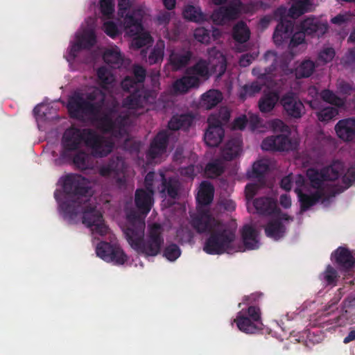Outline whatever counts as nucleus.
Segmentation results:
<instances>
[{
    "mask_svg": "<svg viewBox=\"0 0 355 355\" xmlns=\"http://www.w3.org/2000/svg\"><path fill=\"white\" fill-rule=\"evenodd\" d=\"M193 56L189 49L172 50L168 58V64L171 67L173 71H180L189 63Z\"/></svg>",
    "mask_w": 355,
    "mask_h": 355,
    "instance_id": "6ab92c4d",
    "label": "nucleus"
},
{
    "mask_svg": "<svg viewBox=\"0 0 355 355\" xmlns=\"http://www.w3.org/2000/svg\"><path fill=\"white\" fill-rule=\"evenodd\" d=\"M103 31L112 38H115L119 33L117 26L112 21H107L103 24Z\"/></svg>",
    "mask_w": 355,
    "mask_h": 355,
    "instance_id": "0e129e2a",
    "label": "nucleus"
},
{
    "mask_svg": "<svg viewBox=\"0 0 355 355\" xmlns=\"http://www.w3.org/2000/svg\"><path fill=\"white\" fill-rule=\"evenodd\" d=\"M253 205L258 214L264 216H270L280 211L277 207L276 201L269 197H260L254 199Z\"/></svg>",
    "mask_w": 355,
    "mask_h": 355,
    "instance_id": "cd10ccee",
    "label": "nucleus"
},
{
    "mask_svg": "<svg viewBox=\"0 0 355 355\" xmlns=\"http://www.w3.org/2000/svg\"><path fill=\"white\" fill-rule=\"evenodd\" d=\"M162 184L160 192L166 193L170 198L176 199L179 196L180 182L175 177L166 178L162 173L161 175Z\"/></svg>",
    "mask_w": 355,
    "mask_h": 355,
    "instance_id": "2f4dec72",
    "label": "nucleus"
},
{
    "mask_svg": "<svg viewBox=\"0 0 355 355\" xmlns=\"http://www.w3.org/2000/svg\"><path fill=\"white\" fill-rule=\"evenodd\" d=\"M132 92L123 100V107L128 110L143 108L148 104L153 103L155 100L153 92L146 89L142 87L132 88Z\"/></svg>",
    "mask_w": 355,
    "mask_h": 355,
    "instance_id": "1a4fd4ad",
    "label": "nucleus"
},
{
    "mask_svg": "<svg viewBox=\"0 0 355 355\" xmlns=\"http://www.w3.org/2000/svg\"><path fill=\"white\" fill-rule=\"evenodd\" d=\"M293 22L282 17L280 21L276 26L273 33V40L276 45H281L285 40L288 39L293 33Z\"/></svg>",
    "mask_w": 355,
    "mask_h": 355,
    "instance_id": "a878e982",
    "label": "nucleus"
},
{
    "mask_svg": "<svg viewBox=\"0 0 355 355\" xmlns=\"http://www.w3.org/2000/svg\"><path fill=\"white\" fill-rule=\"evenodd\" d=\"M194 117L190 114L174 115L168 122V127L172 130H183L184 131L193 123Z\"/></svg>",
    "mask_w": 355,
    "mask_h": 355,
    "instance_id": "f704fd0d",
    "label": "nucleus"
},
{
    "mask_svg": "<svg viewBox=\"0 0 355 355\" xmlns=\"http://www.w3.org/2000/svg\"><path fill=\"white\" fill-rule=\"evenodd\" d=\"M214 195V186L207 181H202L196 196L198 204L200 206L209 205L213 201Z\"/></svg>",
    "mask_w": 355,
    "mask_h": 355,
    "instance_id": "72a5a7b5",
    "label": "nucleus"
},
{
    "mask_svg": "<svg viewBox=\"0 0 355 355\" xmlns=\"http://www.w3.org/2000/svg\"><path fill=\"white\" fill-rule=\"evenodd\" d=\"M163 255L168 260L174 261L181 255V250L177 244L171 243L164 248Z\"/></svg>",
    "mask_w": 355,
    "mask_h": 355,
    "instance_id": "4d7b16f0",
    "label": "nucleus"
},
{
    "mask_svg": "<svg viewBox=\"0 0 355 355\" xmlns=\"http://www.w3.org/2000/svg\"><path fill=\"white\" fill-rule=\"evenodd\" d=\"M223 100L222 93L217 89H210L201 96V105L207 110H211Z\"/></svg>",
    "mask_w": 355,
    "mask_h": 355,
    "instance_id": "ea45409f",
    "label": "nucleus"
},
{
    "mask_svg": "<svg viewBox=\"0 0 355 355\" xmlns=\"http://www.w3.org/2000/svg\"><path fill=\"white\" fill-rule=\"evenodd\" d=\"M73 164L77 168L85 171L92 168L93 162L88 153L79 150L73 157Z\"/></svg>",
    "mask_w": 355,
    "mask_h": 355,
    "instance_id": "a19ab883",
    "label": "nucleus"
},
{
    "mask_svg": "<svg viewBox=\"0 0 355 355\" xmlns=\"http://www.w3.org/2000/svg\"><path fill=\"white\" fill-rule=\"evenodd\" d=\"M335 51L331 47L324 49L318 55V60L324 63L331 62L335 56Z\"/></svg>",
    "mask_w": 355,
    "mask_h": 355,
    "instance_id": "e2e57ef3",
    "label": "nucleus"
},
{
    "mask_svg": "<svg viewBox=\"0 0 355 355\" xmlns=\"http://www.w3.org/2000/svg\"><path fill=\"white\" fill-rule=\"evenodd\" d=\"M183 15L185 19L191 21L201 22L205 20V16L200 9L191 5L185 7Z\"/></svg>",
    "mask_w": 355,
    "mask_h": 355,
    "instance_id": "864d4df0",
    "label": "nucleus"
},
{
    "mask_svg": "<svg viewBox=\"0 0 355 355\" xmlns=\"http://www.w3.org/2000/svg\"><path fill=\"white\" fill-rule=\"evenodd\" d=\"M168 144V134L166 130L159 131L152 139L146 157L148 162L164 155Z\"/></svg>",
    "mask_w": 355,
    "mask_h": 355,
    "instance_id": "4468645a",
    "label": "nucleus"
},
{
    "mask_svg": "<svg viewBox=\"0 0 355 355\" xmlns=\"http://www.w3.org/2000/svg\"><path fill=\"white\" fill-rule=\"evenodd\" d=\"M199 87V81L193 76H189L184 73V75L177 79L173 83V89L175 94H183L187 93L192 89Z\"/></svg>",
    "mask_w": 355,
    "mask_h": 355,
    "instance_id": "7c9ffc66",
    "label": "nucleus"
},
{
    "mask_svg": "<svg viewBox=\"0 0 355 355\" xmlns=\"http://www.w3.org/2000/svg\"><path fill=\"white\" fill-rule=\"evenodd\" d=\"M250 36V31L243 21H239L233 27L232 37L234 40L241 44L246 42Z\"/></svg>",
    "mask_w": 355,
    "mask_h": 355,
    "instance_id": "79ce46f5",
    "label": "nucleus"
},
{
    "mask_svg": "<svg viewBox=\"0 0 355 355\" xmlns=\"http://www.w3.org/2000/svg\"><path fill=\"white\" fill-rule=\"evenodd\" d=\"M62 184L64 199L59 200L58 191H55L54 197L63 217L72 221L82 214L83 224L90 227L92 232L101 236L105 235L108 229L104 223L103 214L90 202L92 191L88 179L81 175L70 173L62 178Z\"/></svg>",
    "mask_w": 355,
    "mask_h": 355,
    "instance_id": "f257e3e1",
    "label": "nucleus"
},
{
    "mask_svg": "<svg viewBox=\"0 0 355 355\" xmlns=\"http://www.w3.org/2000/svg\"><path fill=\"white\" fill-rule=\"evenodd\" d=\"M337 89L340 94L344 95H350L355 90V87L351 83L345 80L338 81Z\"/></svg>",
    "mask_w": 355,
    "mask_h": 355,
    "instance_id": "69168bd1",
    "label": "nucleus"
},
{
    "mask_svg": "<svg viewBox=\"0 0 355 355\" xmlns=\"http://www.w3.org/2000/svg\"><path fill=\"white\" fill-rule=\"evenodd\" d=\"M320 97L324 102L334 105L337 108H342L345 105V98L338 96L333 91L329 89H322L320 93Z\"/></svg>",
    "mask_w": 355,
    "mask_h": 355,
    "instance_id": "37998d69",
    "label": "nucleus"
},
{
    "mask_svg": "<svg viewBox=\"0 0 355 355\" xmlns=\"http://www.w3.org/2000/svg\"><path fill=\"white\" fill-rule=\"evenodd\" d=\"M306 176L312 188L315 191H320L323 193H326L324 184L327 180L322 169L310 168L306 171Z\"/></svg>",
    "mask_w": 355,
    "mask_h": 355,
    "instance_id": "e433bc0d",
    "label": "nucleus"
},
{
    "mask_svg": "<svg viewBox=\"0 0 355 355\" xmlns=\"http://www.w3.org/2000/svg\"><path fill=\"white\" fill-rule=\"evenodd\" d=\"M263 58L265 60L272 59V62L270 65L265 68L254 67L252 69V73L259 80H262L264 85H266L272 80L274 73L277 69L276 53L268 51L264 54Z\"/></svg>",
    "mask_w": 355,
    "mask_h": 355,
    "instance_id": "a211bd4d",
    "label": "nucleus"
},
{
    "mask_svg": "<svg viewBox=\"0 0 355 355\" xmlns=\"http://www.w3.org/2000/svg\"><path fill=\"white\" fill-rule=\"evenodd\" d=\"M97 77L103 88L112 83L114 78L111 72L105 67H101L97 70Z\"/></svg>",
    "mask_w": 355,
    "mask_h": 355,
    "instance_id": "5fc2aeb1",
    "label": "nucleus"
},
{
    "mask_svg": "<svg viewBox=\"0 0 355 355\" xmlns=\"http://www.w3.org/2000/svg\"><path fill=\"white\" fill-rule=\"evenodd\" d=\"M300 27L305 35L311 36L323 35L327 30L326 25L320 23L314 17L305 19L300 23Z\"/></svg>",
    "mask_w": 355,
    "mask_h": 355,
    "instance_id": "c85d7f7f",
    "label": "nucleus"
},
{
    "mask_svg": "<svg viewBox=\"0 0 355 355\" xmlns=\"http://www.w3.org/2000/svg\"><path fill=\"white\" fill-rule=\"evenodd\" d=\"M238 329L248 334H253L263 329L261 313L259 307L249 306L247 309L240 311L234 320Z\"/></svg>",
    "mask_w": 355,
    "mask_h": 355,
    "instance_id": "6e6552de",
    "label": "nucleus"
},
{
    "mask_svg": "<svg viewBox=\"0 0 355 355\" xmlns=\"http://www.w3.org/2000/svg\"><path fill=\"white\" fill-rule=\"evenodd\" d=\"M322 170L325 175L327 181H334L340 177L343 166L340 162H334L330 166L322 168Z\"/></svg>",
    "mask_w": 355,
    "mask_h": 355,
    "instance_id": "3c124183",
    "label": "nucleus"
},
{
    "mask_svg": "<svg viewBox=\"0 0 355 355\" xmlns=\"http://www.w3.org/2000/svg\"><path fill=\"white\" fill-rule=\"evenodd\" d=\"M103 60L113 68H119L123 63V57L117 48L107 49L103 55Z\"/></svg>",
    "mask_w": 355,
    "mask_h": 355,
    "instance_id": "a18cd8bd",
    "label": "nucleus"
},
{
    "mask_svg": "<svg viewBox=\"0 0 355 355\" xmlns=\"http://www.w3.org/2000/svg\"><path fill=\"white\" fill-rule=\"evenodd\" d=\"M296 146V143L284 134L268 137L261 143V148L266 151H288L295 149Z\"/></svg>",
    "mask_w": 355,
    "mask_h": 355,
    "instance_id": "f8f14e48",
    "label": "nucleus"
},
{
    "mask_svg": "<svg viewBox=\"0 0 355 355\" xmlns=\"http://www.w3.org/2000/svg\"><path fill=\"white\" fill-rule=\"evenodd\" d=\"M76 41L70 49L69 54L73 58L82 49H90L96 42L95 32L92 29L85 30L82 34L76 35Z\"/></svg>",
    "mask_w": 355,
    "mask_h": 355,
    "instance_id": "dca6fc26",
    "label": "nucleus"
},
{
    "mask_svg": "<svg viewBox=\"0 0 355 355\" xmlns=\"http://www.w3.org/2000/svg\"><path fill=\"white\" fill-rule=\"evenodd\" d=\"M242 140L240 137H234L227 141L221 151L222 157L231 161L239 155L241 151Z\"/></svg>",
    "mask_w": 355,
    "mask_h": 355,
    "instance_id": "473e14b6",
    "label": "nucleus"
},
{
    "mask_svg": "<svg viewBox=\"0 0 355 355\" xmlns=\"http://www.w3.org/2000/svg\"><path fill=\"white\" fill-rule=\"evenodd\" d=\"M294 191L297 196L302 212L307 211L320 200H322V202H324L329 200V198L332 197L331 196V193L329 195H327L320 191H315L311 194H306L303 193L302 189L300 188H295Z\"/></svg>",
    "mask_w": 355,
    "mask_h": 355,
    "instance_id": "2eb2a0df",
    "label": "nucleus"
},
{
    "mask_svg": "<svg viewBox=\"0 0 355 355\" xmlns=\"http://www.w3.org/2000/svg\"><path fill=\"white\" fill-rule=\"evenodd\" d=\"M278 100V96L275 93L270 92L265 94L259 101V107L261 112H270L275 107Z\"/></svg>",
    "mask_w": 355,
    "mask_h": 355,
    "instance_id": "8fccbe9b",
    "label": "nucleus"
},
{
    "mask_svg": "<svg viewBox=\"0 0 355 355\" xmlns=\"http://www.w3.org/2000/svg\"><path fill=\"white\" fill-rule=\"evenodd\" d=\"M230 118V112L226 107H220L217 112L209 116L208 128L204 136L205 142L207 146L216 147L221 143L225 135L223 126L229 122Z\"/></svg>",
    "mask_w": 355,
    "mask_h": 355,
    "instance_id": "423d86ee",
    "label": "nucleus"
},
{
    "mask_svg": "<svg viewBox=\"0 0 355 355\" xmlns=\"http://www.w3.org/2000/svg\"><path fill=\"white\" fill-rule=\"evenodd\" d=\"M224 170L223 162L219 159H214L206 165L205 171L209 178H215L222 175Z\"/></svg>",
    "mask_w": 355,
    "mask_h": 355,
    "instance_id": "603ef678",
    "label": "nucleus"
},
{
    "mask_svg": "<svg viewBox=\"0 0 355 355\" xmlns=\"http://www.w3.org/2000/svg\"><path fill=\"white\" fill-rule=\"evenodd\" d=\"M286 227L279 219L270 220L265 227V233L268 237L279 240L284 236Z\"/></svg>",
    "mask_w": 355,
    "mask_h": 355,
    "instance_id": "58836bf2",
    "label": "nucleus"
},
{
    "mask_svg": "<svg viewBox=\"0 0 355 355\" xmlns=\"http://www.w3.org/2000/svg\"><path fill=\"white\" fill-rule=\"evenodd\" d=\"M118 107L116 101L112 103V107L109 110L108 112L105 113L103 116H99L100 114L95 116H90L91 119L96 121L98 124V128L105 133H112L116 128V120H114L111 116V114L116 112Z\"/></svg>",
    "mask_w": 355,
    "mask_h": 355,
    "instance_id": "393cba45",
    "label": "nucleus"
},
{
    "mask_svg": "<svg viewBox=\"0 0 355 355\" xmlns=\"http://www.w3.org/2000/svg\"><path fill=\"white\" fill-rule=\"evenodd\" d=\"M106 95L98 88H94L87 92L84 98L83 94L75 92L69 96L67 105L70 116L80 119L84 116H98L101 114L105 105Z\"/></svg>",
    "mask_w": 355,
    "mask_h": 355,
    "instance_id": "20e7f679",
    "label": "nucleus"
},
{
    "mask_svg": "<svg viewBox=\"0 0 355 355\" xmlns=\"http://www.w3.org/2000/svg\"><path fill=\"white\" fill-rule=\"evenodd\" d=\"M133 76H126L121 81V87L125 92H131L132 88L141 87L139 84L144 82L146 76V70L142 66L135 64L132 67Z\"/></svg>",
    "mask_w": 355,
    "mask_h": 355,
    "instance_id": "4be33fe9",
    "label": "nucleus"
},
{
    "mask_svg": "<svg viewBox=\"0 0 355 355\" xmlns=\"http://www.w3.org/2000/svg\"><path fill=\"white\" fill-rule=\"evenodd\" d=\"M338 114V110L337 107H326L319 110L316 115L319 121L327 122Z\"/></svg>",
    "mask_w": 355,
    "mask_h": 355,
    "instance_id": "6e6d98bb",
    "label": "nucleus"
},
{
    "mask_svg": "<svg viewBox=\"0 0 355 355\" xmlns=\"http://www.w3.org/2000/svg\"><path fill=\"white\" fill-rule=\"evenodd\" d=\"M335 262L340 270L349 271L355 265V258L352 252L345 247H338L333 254Z\"/></svg>",
    "mask_w": 355,
    "mask_h": 355,
    "instance_id": "5701e85b",
    "label": "nucleus"
},
{
    "mask_svg": "<svg viewBox=\"0 0 355 355\" xmlns=\"http://www.w3.org/2000/svg\"><path fill=\"white\" fill-rule=\"evenodd\" d=\"M209 63L205 59H199L193 66L187 67L185 72L189 76H193L199 81V86L211 76Z\"/></svg>",
    "mask_w": 355,
    "mask_h": 355,
    "instance_id": "bb28decb",
    "label": "nucleus"
},
{
    "mask_svg": "<svg viewBox=\"0 0 355 355\" xmlns=\"http://www.w3.org/2000/svg\"><path fill=\"white\" fill-rule=\"evenodd\" d=\"M343 185L334 187L331 191V196H336L348 188L355 182V164L349 166L342 178Z\"/></svg>",
    "mask_w": 355,
    "mask_h": 355,
    "instance_id": "4c0bfd02",
    "label": "nucleus"
},
{
    "mask_svg": "<svg viewBox=\"0 0 355 355\" xmlns=\"http://www.w3.org/2000/svg\"><path fill=\"white\" fill-rule=\"evenodd\" d=\"M305 40V34L300 30V32L295 33L293 35L291 42L290 46L292 47L297 46L304 42Z\"/></svg>",
    "mask_w": 355,
    "mask_h": 355,
    "instance_id": "774afa93",
    "label": "nucleus"
},
{
    "mask_svg": "<svg viewBox=\"0 0 355 355\" xmlns=\"http://www.w3.org/2000/svg\"><path fill=\"white\" fill-rule=\"evenodd\" d=\"M315 68L313 61L304 60L295 68V76L297 78H308L312 75Z\"/></svg>",
    "mask_w": 355,
    "mask_h": 355,
    "instance_id": "09e8293b",
    "label": "nucleus"
},
{
    "mask_svg": "<svg viewBox=\"0 0 355 355\" xmlns=\"http://www.w3.org/2000/svg\"><path fill=\"white\" fill-rule=\"evenodd\" d=\"M257 230L249 225L243 226L241 230V237L243 245L247 250H255L259 248Z\"/></svg>",
    "mask_w": 355,
    "mask_h": 355,
    "instance_id": "c9c22d12",
    "label": "nucleus"
},
{
    "mask_svg": "<svg viewBox=\"0 0 355 355\" xmlns=\"http://www.w3.org/2000/svg\"><path fill=\"white\" fill-rule=\"evenodd\" d=\"M165 44L164 41H158L150 51L147 62L149 64L153 65L161 63L163 61L164 55Z\"/></svg>",
    "mask_w": 355,
    "mask_h": 355,
    "instance_id": "c03bdc74",
    "label": "nucleus"
},
{
    "mask_svg": "<svg viewBox=\"0 0 355 355\" xmlns=\"http://www.w3.org/2000/svg\"><path fill=\"white\" fill-rule=\"evenodd\" d=\"M128 218L129 223L124 228L123 234L131 248L146 257H155L159 254L164 243L163 227L156 223L150 225L145 239L144 219L136 213L130 214Z\"/></svg>",
    "mask_w": 355,
    "mask_h": 355,
    "instance_id": "f03ea898",
    "label": "nucleus"
},
{
    "mask_svg": "<svg viewBox=\"0 0 355 355\" xmlns=\"http://www.w3.org/2000/svg\"><path fill=\"white\" fill-rule=\"evenodd\" d=\"M96 252L104 261L118 265H123L128 259L126 254L119 245L105 241H101L97 245Z\"/></svg>",
    "mask_w": 355,
    "mask_h": 355,
    "instance_id": "9b49d317",
    "label": "nucleus"
},
{
    "mask_svg": "<svg viewBox=\"0 0 355 355\" xmlns=\"http://www.w3.org/2000/svg\"><path fill=\"white\" fill-rule=\"evenodd\" d=\"M241 3L240 1H231L227 6H221L215 10L212 14L214 21L223 22L236 19L240 13Z\"/></svg>",
    "mask_w": 355,
    "mask_h": 355,
    "instance_id": "f3484780",
    "label": "nucleus"
},
{
    "mask_svg": "<svg viewBox=\"0 0 355 355\" xmlns=\"http://www.w3.org/2000/svg\"><path fill=\"white\" fill-rule=\"evenodd\" d=\"M91 150L94 157H106L113 150L114 144L110 138L98 134L91 128L80 129L76 127L67 128L62 136V157H68L71 152L78 150L82 144Z\"/></svg>",
    "mask_w": 355,
    "mask_h": 355,
    "instance_id": "7ed1b4c3",
    "label": "nucleus"
},
{
    "mask_svg": "<svg viewBox=\"0 0 355 355\" xmlns=\"http://www.w3.org/2000/svg\"><path fill=\"white\" fill-rule=\"evenodd\" d=\"M125 169L124 159L119 156L112 157L107 164L99 168V174L104 178H113L117 182H121Z\"/></svg>",
    "mask_w": 355,
    "mask_h": 355,
    "instance_id": "ddd939ff",
    "label": "nucleus"
},
{
    "mask_svg": "<svg viewBox=\"0 0 355 355\" xmlns=\"http://www.w3.org/2000/svg\"><path fill=\"white\" fill-rule=\"evenodd\" d=\"M270 170V161L267 159H261L252 165L250 178H257L259 180L264 178L266 173Z\"/></svg>",
    "mask_w": 355,
    "mask_h": 355,
    "instance_id": "de8ad7c7",
    "label": "nucleus"
},
{
    "mask_svg": "<svg viewBox=\"0 0 355 355\" xmlns=\"http://www.w3.org/2000/svg\"><path fill=\"white\" fill-rule=\"evenodd\" d=\"M293 3L288 10V15L297 18L309 11L311 0H292Z\"/></svg>",
    "mask_w": 355,
    "mask_h": 355,
    "instance_id": "49530a36",
    "label": "nucleus"
},
{
    "mask_svg": "<svg viewBox=\"0 0 355 355\" xmlns=\"http://www.w3.org/2000/svg\"><path fill=\"white\" fill-rule=\"evenodd\" d=\"M131 0H118V15L123 19L126 32L132 35H139L144 31L142 20L144 10L141 8L130 9Z\"/></svg>",
    "mask_w": 355,
    "mask_h": 355,
    "instance_id": "0eeeda50",
    "label": "nucleus"
},
{
    "mask_svg": "<svg viewBox=\"0 0 355 355\" xmlns=\"http://www.w3.org/2000/svg\"><path fill=\"white\" fill-rule=\"evenodd\" d=\"M99 5L102 15L110 18L114 12V0H100Z\"/></svg>",
    "mask_w": 355,
    "mask_h": 355,
    "instance_id": "052dcab7",
    "label": "nucleus"
},
{
    "mask_svg": "<svg viewBox=\"0 0 355 355\" xmlns=\"http://www.w3.org/2000/svg\"><path fill=\"white\" fill-rule=\"evenodd\" d=\"M154 192L137 189L135 193V204L138 211L145 217L150 211L153 204Z\"/></svg>",
    "mask_w": 355,
    "mask_h": 355,
    "instance_id": "412c9836",
    "label": "nucleus"
},
{
    "mask_svg": "<svg viewBox=\"0 0 355 355\" xmlns=\"http://www.w3.org/2000/svg\"><path fill=\"white\" fill-rule=\"evenodd\" d=\"M206 239L203 250L208 254H222L232 250L236 239L235 231L225 227L223 223L210 231Z\"/></svg>",
    "mask_w": 355,
    "mask_h": 355,
    "instance_id": "39448f33",
    "label": "nucleus"
},
{
    "mask_svg": "<svg viewBox=\"0 0 355 355\" xmlns=\"http://www.w3.org/2000/svg\"><path fill=\"white\" fill-rule=\"evenodd\" d=\"M335 131L342 140L352 141L355 138V118L340 120L335 125Z\"/></svg>",
    "mask_w": 355,
    "mask_h": 355,
    "instance_id": "b1692460",
    "label": "nucleus"
},
{
    "mask_svg": "<svg viewBox=\"0 0 355 355\" xmlns=\"http://www.w3.org/2000/svg\"><path fill=\"white\" fill-rule=\"evenodd\" d=\"M281 103L286 114L294 119H300L304 113V105L297 98L286 94L281 99Z\"/></svg>",
    "mask_w": 355,
    "mask_h": 355,
    "instance_id": "aec40b11",
    "label": "nucleus"
},
{
    "mask_svg": "<svg viewBox=\"0 0 355 355\" xmlns=\"http://www.w3.org/2000/svg\"><path fill=\"white\" fill-rule=\"evenodd\" d=\"M191 227L200 234L207 232L216 229L221 222L215 218L209 209H198L196 213L190 214Z\"/></svg>",
    "mask_w": 355,
    "mask_h": 355,
    "instance_id": "9d476101",
    "label": "nucleus"
},
{
    "mask_svg": "<svg viewBox=\"0 0 355 355\" xmlns=\"http://www.w3.org/2000/svg\"><path fill=\"white\" fill-rule=\"evenodd\" d=\"M321 275L322 276V279L326 282L327 285L334 286L336 284L338 278L339 277L336 270L330 265L327 266L324 272Z\"/></svg>",
    "mask_w": 355,
    "mask_h": 355,
    "instance_id": "13d9d810",
    "label": "nucleus"
},
{
    "mask_svg": "<svg viewBox=\"0 0 355 355\" xmlns=\"http://www.w3.org/2000/svg\"><path fill=\"white\" fill-rule=\"evenodd\" d=\"M209 56V62L211 63L212 67L218 76H223L226 71L227 60L223 53L216 47L209 49L207 51Z\"/></svg>",
    "mask_w": 355,
    "mask_h": 355,
    "instance_id": "c756f323",
    "label": "nucleus"
},
{
    "mask_svg": "<svg viewBox=\"0 0 355 355\" xmlns=\"http://www.w3.org/2000/svg\"><path fill=\"white\" fill-rule=\"evenodd\" d=\"M180 173L182 176L193 178L196 175V167L193 164L181 167L180 168Z\"/></svg>",
    "mask_w": 355,
    "mask_h": 355,
    "instance_id": "338daca9",
    "label": "nucleus"
},
{
    "mask_svg": "<svg viewBox=\"0 0 355 355\" xmlns=\"http://www.w3.org/2000/svg\"><path fill=\"white\" fill-rule=\"evenodd\" d=\"M263 85L257 82H254L250 85H245L243 87V92L240 94L241 98L243 99L246 96H252L259 93L262 89Z\"/></svg>",
    "mask_w": 355,
    "mask_h": 355,
    "instance_id": "bf43d9fd",
    "label": "nucleus"
},
{
    "mask_svg": "<svg viewBox=\"0 0 355 355\" xmlns=\"http://www.w3.org/2000/svg\"><path fill=\"white\" fill-rule=\"evenodd\" d=\"M193 35L195 39L199 42L207 44L210 40L209 31L203 27L196 28Z\"/></svg>",
    "mask_w": 355,
    "mask_h": 355,
    "instance_id": "680f3d73",
    "label": "nucleus"
}]
</instances>
